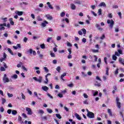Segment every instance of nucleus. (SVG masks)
<instances>
[{"label":"nucleus","instance_id":"f257e3e1","mask_svg":"<svg viewBox=\"0 0 124 124\" xmlns=\"http://www.w3.org/2000/svg\"><path fill=\"white\" fill-rule=\"evenodd\" d=\"M107 24H109L108 27L110 28V30H112L113 29V27H114V21L113 20H110L108 19L107 21Z\"/></svg>","mask_w":124,"mask_h":124},{"label":"nucleus","instance_id":"f03ea898","mask_svg":"<svg viewBox=\"0 0 124 124\" xmlns=\"http://www.w3.org/2000/svg\"><path fill=\"white\" fill-rule=\"evenodd\" d=\"M116 105L118 108H119V109H121V107H122L121 106L122 104L121 103V102H120V99L118 97H116Z\"/></svg>","mask_w":124,"mask_h":124},{"label":"nucleus","instance_id":"7ed1b4c3","mask_svg":"<svg viewBox=\"0 0 124 124\" xmlns=\"http://www.w3.org/2000/svg\"><path fill=\"white\" fill-rule=\"evenodd\" d=\"M87 116L89 119H93V118H94V113L92 112H88V113L87 114Z\"/></svg>","mask_w":124,"mask_h":124},{"label":"nucleus","instance_id":"20e7f679","mask_svg":"<svg viewBox=\"0 0 124 124\" xmlns=\"http://www.w3.org/2000/svg\"><path fill=\"white\" fill-rule=\"evenodd\" d=\"M6 74L4 75V77L3 78V83H8L9 82V79L8 78Z\"/></svg>","mask_w":124,"mask_h":124},{"label":"nucleus","instance_id":"39448f33","mask_svg":"<svg viewBox=\"0 0 124 124\" xmlns=\"http://www.w3.org/2000/svg\"><path fill=\"white\" fill-rule=\"evenodd\" d=\"M33 80H35V81H36V82H39V83H41L42 82V77H39V78L37 79V78L34 77H33Z\"/></svg>","mask_w":124,"mask_h":124},{"label":"nucleus","instance_id":"423d86ee","mask_svg":"<svg viewBox=\"0 0 124 124\" xmlns=\"http://www.w3.org/2000/svg\"><path fill=\"white\" fill-rule=\"evenodd\" d=\"M26 110L28 112L27 114L28 115H32V111H31V109L30 108H26Z\"/></svg>","mask_w":124,"mask_h":124},{"label":"nucleus","instance_id":"0eeeda50","mask_svg":"<svg viewBox=\"0 0 124 124\" xmlns=\"http://www.w3.org/2000/svg\"><path fill=\"white\" fill-rule=\"evenodd\" d=\"M119 62L121 63V64H122V65H124V59L120 57L119 58Z\"/></svg>","mask_w":124,"mask_h":124},{"label":"nucleus","instance_id":"6e6552de","mask_svg":"<svg viewBox=\"0 0 124 124\" xmlns=\"http://www.w3.org/2000/svg\"><path fill=\"white\" fill-rule=\"evenodd\" d=\"M15 13L17 14L18 16H22L24 14V12L22 11H16Z\"/></svg>","mask_w":124,"mask_h":124},{"label":"nucleus","instance_id":"1a4fd4ad","mask_svg":"<svg viewBox=\"0 0 124 124\" xmlns=\"http://www.w3.org/2000/svg\"><path fill=\"white\" fill-rule=\"evenodd\" d=\"M46 25H48V21L45 20L44 21V22L42 23L41 26L43 28H45V27H46Z\"/></svg>","mask_w":124,"mask_h":124},{"label":"nucleus","instance_id":"9d476101","mask_svg":"<svg viewBox=\"0 0 124 124\" xmlns=\"http://www.w3.org/2000/svg\"><path fill=\"white\" fill-rule=\"evenodd\" d=\"M95 27H96L99 31H103V29L101 28V27H100V25L98 24H96Z\"/></svg>","mask_w":124,"mask_h":124},{"label":"nucleus","instance_id":"9b49d317","mask_svg":"<svg viewBox=\"0 0 124 124\" xmlns=\"http://www.w3.org/2000/svg\"><path fill=\"white\" fill-rule=\"evenodd\" d=\"M42 89L43 91H44L45 92H47L48 90H49V88H48V87L46 86H43L42 87Z\"/></svg>","mask_w":124,"mask_h":124},{"label":"nucleus","instance_id":"f8f14e48","mask_svg":"<svg viewBox=\"0 0 124 124\" xmlns=\"http://www.w3.org/2000/svg\"><path fill=\"white\" fill-rule=\"evenodd\" d=\"M99 6L100 7L102 6L103 7H106V4L105 3V2H102L99 4Z\"/></svg>","mask_w":124,"mask_h":124},{"label":"nucleus","instance_id":"ddd939ff","mask_svg":"<svg viewBox=\"0 0 124 124\" xmlns=\"http://www.w3.org/2000/svg\"><path fill=\"white\" fill-rule=\"evenodd\" d=\"M9 21H10V24H11L12 26H14V21H13V18H9Z\"/></svg>","mask_w":124,"mask_h":124},{"label":"nucleus","instance_id":"4468645a","mask_svg":"<svg viewBox=\"0 0 124 124\" xmlns=\"http://www.w3.org/2000/svg\"><path fill=\"white\" fill-rule=\"evenodd\" d=\"M75 116L76 118L78 119V120L79 121H81V117L79 114H78V113H75Z\"/></svg>","mask_w":124,"mask_h":124},{"label":"nucleus","instance_id":"2eb2a0df","mask_svg":"<svg viewBox=\"0 0 124 124\" xmlns=\"http://www.w3.org/2000/svg\"><path fill=\"white\" fill-rule=\"evenodd\" d=\"M46 17L47 19L48 20H53V17L52 16H50V15H47L46 16Z\"/></svg>","mask_w":124,"mask_h":124},{"label":"nucleus","instance_id":"dca6fc26","mask_svg":"<svg viewBox=\"0 0 124 124\" xmlns=\"http://www.w3.org/2000/svg\"><path fill=\"white\" fill-rule=\"evenodd\" d=\"M71 8L73 10H75L76 9V6L73 3L71 4Z\"/></svg>","mask_w":124,"mask_h":124},{"label":"nucleus","instance_id":"f3484780","mask_svg":"<svg viewBox=\"0 0 124 124\" xmlns=\"http://www.w3.org/2000/svg\"><path fill=\"white\" fill-rule=\"evenodd\" d=\"M64 76H66V73H64L61 75V78L62 81H64V79H63V77H64Z\"/></svg>","mask_w":124,"mask_h":124},{"label":"nucleus","instance_id":"a211bd4d","mask_svg":"<svg viewBox=\"0 0 124 124\" xmlns=\"http://www.w3.org/2000/svg\"><path fill=\"white\" fill-rule=\"evenodd\" d=\"M108 113H109V116H110V117H112L113 116V114H112V111H111V109H108Z\"/></svg>","mask_w":124,"mask_h":124},{"label":"nucleus","instance_id":"6ab92c4d","mask_svg":"<svg viewBox=\"0 0 124 124\" xmlns=\"http://www.w3.org/2000/svg\"><path fill=\"white\" fill-rule=\"evenodd\" d=\"M34 95H35V96H36V97L38 99L41 100V98L38 97V94H37V93H36L35 92H34Z\"/></svg>","mask_w":124,"mask_h":124},{"label":"nucleus","instance_id":"aec40b11","mask_svg":"<svg viewBox=\"0 0 124 124\" xmlns=\"http://www.w3.org/2000/svg\"><path fill=\"white\" fill-rule=\"evenodd\" d=\"M46 4H47L48 7H49V8H50V9H54V7H53L52 6V5H51V4H50V2H47L46 3Z\"/></svg>","mask_w":124,"mask_h":124},{"label":"nucleus","instance_id":"412c9836","mask_svg":"<svg viewBox=\"0 0 124 124\" xmlns=\"http://www.w3.org/2000/svg\"><path fill=\"white\" fill-rule=\"evenodd\" d=\"M38 113L41 114V116H42L44 114V111L42 109H39L38 110Z\"/></svg>","mask_w":124,"mask_h":124},{"label":"nucleus","instance_id":"4be33fe9","mask_svg":"<svg viewBox=\"0 0 124 124\" xmlns=\"http://www.w3.org/2000/svg\"><path fill=\"white\" fill-rule=\"evenodd\" d=\"M35 11L37 13H39V12H40L41 11V9H40V8H36V9H35Z\"/></svg>","mask_w":124,"mask_h":124},{"label":"nucleus","instance_id":"5701e85b","mask_svg":"<svg viewBox=\"0 0 124 124\" xmlns=\"http://www.w3.org/2000/svg\"><path fill=\"white\" fill-rule=\"evenodd\" d=\"M12 115H17V110H12Z\"/></svg>","mask_w":124,"mask_h":124},{"label":"nucleus","instance_id":"b1692460","mask_svg":"<svg viewBox=\"0 0 124 124\" xmlns=\"http://www.w3.org/2000/svg\"><path fill=\"white\" fill-rule=\"evenodd\" d=\"M74 3H76L77 4H81V1L79 0H77L76 1H74Z\"/></svg>","mask_w":124,"mask_h":124},{"label":"nucleus","instance_id":"393cba45","mask_svg":"<svg viewBox=\"0 0 124 124\" xmlns=\"http://www.w3.org/2000/svg\"><path fill=\"white\" fill-rule=\"evenodd\" d=\"M7 50L8 52L11 54V55H12V56L14 55V53H13V52H12V50H11L10 48H8Z\"/></svg>","mask_w":124,"mask_h":124},{"label":"nucleus","instance_id":"a878e982","mask_svg":"<svg viewBox=\"0 0 124 124\" xmlns=\"http://www.w3.org/2000/svg\"><path fill=\"white\" fill-rule=\"evenodd\" d=\"M2 30L3 31H4V30H5V28H4V27H3L2 25L0 24V31H2Z\"/></svg>","mask_w":124,"mask_h":124},{"label":"nucleus","instance_id":"bb28decb","mask_svg":"<svg viewBox=\"0 0 124 124\" xmlns=\"http://www.w3.org/2000/svg\"><path fill=\"white\" fill-rule=\"evenodd\" d=\"M56 116L57 118H58L59 119H62V116H61V114L58 113V114H56Z\"/></svg>","mask_w":124,"mask_h":124},{"label":"nucleus","instance_id":"cd10ccee","mask_svg":"<svg viewBox=\"0 0 124 124\" xmlns=\"http://www.w3.org/2000/svg\"><path fill=\"white\" fill-rule=\"evenodd\" d=\"M47 112L49 113V114H51V113H53V110L50 108H47L46 109Z\"/></svg>","mask_w":124,"mask_h":124},{"label":"nucleus","instance_id":"c85d7f7f","mask_svg":"<svg viewBox=\"0 0 124 124\" xmlns=\"http://www.w3.org/2000/svg\"><path fill=\"white\" fill-rule=\"evenodd\" d=\"M45 78L46 81H45L44 83H45V84H48V82H49V79H48V77H47V76H46Z\"/></svg>","mask_w":124,"mask_h":124},{"label":"nucleus","instance_id":"c756f323","mask_svg":"<svg viewBox=\"0 0 124 124\" xmlns=\"http://www.w3.org/2000/svg\"><path fill=\"white\" fill-rule=\"evenodd\" d=\"M97 94H98V92H97V91H96V92L93 91V96H95L97 95Z\"/></svg>","mask_w":124,"mask_h":124},{"label":"nucleus","instance_id":"7c9ffc66","mask_svg":"<svg viewBox=\"0 0 124 124\" xmlns=\"http://www.w3.org/2000/svg\"><path fill=\"white\" fill-rule=\"evenodd\" d=\"M102 12V10L101 9H99L98 11L99 16H100V15H101Z\"/></svg>","mask_w":124,"mask_h":124},{"label":"nucleus","instance_id":"2f4dec72","mask_svg":"<svg viewBox=\"0 0 124 124\" xmlns=\"http://www.w3.org/2000/svg\"><path fill=\"white\" fill-rule=\"evenodd\" d=\"M117 59H118V58L115 55L112 56V60H113V61H117Z\"/></svg>","mask_w":124,"mask_h":124},{"label":"nucleus","instance_id":"473e14b6","mask_svg":"<svg viewBox=\"0 0 124 124\" xmlns=\"http://www.w3.org/2000/svg\"><path fill=\"white\" fill-rule=\"evenodd\" d=\"M7 95H8V97H13V94L10 93H7Z\"/></svg>","mask_w":124,"mask_h":124},{"label":"nucleus","instance_id":"72a5a7b5","mask_svg":"<svg viewBox=\"0 0 124 124\" xmlns=\"http://www.w3.org/2000/svg\"><path fill=\"white\" fill-rule=\"evenodd\" d=\"M40 47L41 49H45V45L44 44L40 45Z\"/></svg>","mask_w":124,"mask_h":124},{"label":"nucleus","instance_id":"f704fd0d","mask_svg":"<svg viewBox=\"0 0 124 124\" xmlns=\"http://www.w3.org/2000/svg\"><path fill=\"white\" fill-rule=\"evenodd\" d=\"M82 31H83V34H86L87 33V31L85 29H81Z\"/></svg>","mask_w":124,"mask_h":124},{"label":"nucleus","instance_id":"c9c22d12","mask_svg":"<svg viewBox=\"0 0 124 124\" xmlns=\"http://www.w3.org/2000/svg\"><path fill=\"white\" fill-rule=\"evenodd\" d=\"M92 52L93 53H98L99 51L98 50V49H92Z\"/></svg>","mask_w":124,"mask_h":124},{"label":"nucleus","instance_id":"e433bc0d","mask_svg":"<svg viewBox=\"0 0 124 124\" xmlns=\"http://www.w3.org/2000/svg\"><path fill=\"white\" fill-rule=\"evenodd\" d=\"M24 124H31V121H28H28L26 120L24 122Z\"/></svg>","mask_w":124,"mask_h":124},{"label":"nucleus","instance_id":"4c0bfd02","mask_svg":"<svg viewBox=\"0 0 124 124\" xmlns=\"http://www.w3.org/2000/svg\"><path fill=\"white\" fill-rule=\"evenodd\" d=\"M95 86H97V87H100L101 86V84L100 83H98V82L96 81V83H95Z\"/></svg>","mask_w":124,"mask_h":124},{"label":"nucleus","instance_id":"58836bf2","mask_svg":"<svg viewBox=\"0 0 124 124\" xmlns=\"http://www.w3.org/2000/svg\"><path fill=\"white\" fill-rule=\"evenodd\" d=\"M115 32H119V27H116L115 28Z\"/></svg>","mask_w":124,"mask_h":124},{"label":"nucleus","instance_id":"ea45409f","mask_svg":"<svg viewBox=\"0 0 124 124\" xmlns=\"http://www.w3.org/2000/svg\"><path fill=\"white\" fill-rule=\"evenodd\" d=\"M42 120H45V121H47V116H45L44 117H42Z\"/></svg>","mask_w":124,"mask_h":124},{"label":"nucleus","instance_id":"a19ab883","mask_svg":"<svg viewBox=\"0 0 124 124\" xmlns=\"http://www.w3.org/2000/svg\"><path fill=\"white\" fill-rule=\"evenodd\" d=\"M68 87H69L70 88H72L74 87V85L73 83H70V84H68Z\"/></svg>","mask_w":124,"mask_h":124},{"label":"nucleus","instance_id":"79ce46f5","mask_svg":"<svg viewBox=\"0 0 124 124\" xmlns=\"http://www.w3.org/2000/svg\"><path fill=\"white\" fill-rule=\"evenodd\" d=\"M6 102V100L4 98H2V104H4Z\"/></svg>","mask_w":124,"mask_h":124},{"label":"nucleus","instance_id":"37998d69","mask_svg":"<svg viewBox=\"0 0 124 124\" xmlns=\"http://www.w3.org/2000/svg\"><path fill=\"white\" fill-rule=\"evenodd\" d=\"M27 92H28V93H29V94H30L31 95V94H32V92H31V91L30 90H29V89H27Z\"/></svg>","mask_w":124,"mask_h":124},{"label":"nucleus","instance_id":"c03bdc74","mask_svg":"<svg viewBox=\"0 0 124 124\" xmlns=\"http://www.w3.org/2000/svg\"><path fill=\"white\" fill-rule=\"evenodd\" d=\"M60 15L61 17H64V16H65V13H64V12H62L61 13Z\"/></svg>","mask_w":124,"mask_h":124},{"label":"nucleus","instance_id":"a18cd8bd","mask_svg":"<svg viewBox=\"0 0 124 124\" xmlns=\"http://www.w3.org/2000/svg\"><path fill=\"white\" fill-rule=\"evenodd\" d=\"M118 52L120 55H123V51L121 49H118Z\"/></svg>","mask_w":124,"mask_h":124},{"label":"nucleus","instance_id":"49530a36","mask_svg":"<svg viewBox=\"0 0 124 124\" xmlns=\"http://www.w3.org/2000/svg\"><path fill=\"white\" fill-rule=\"evenodd\" d=\"M50 56L51 57H52V58H55V57H56L55 55V53L53 52L50 53Z\"/></svg>","mask_w":124,"mask_h":124},{"label":"nucleus","instance_id":"de8ad7c7","mask_svg":"<svg viewBox=\"0 0 124 124\" xmlns=\"http://www.w3.org/2000/svg\"><path fill=\"white\" fill-rule=\"evenodd\" d=\"M81 74H82L83 77H87V74H85V73L84 72H82Z\"/></svg>","mask_w":124,"mask_h":124},{"label":"nucleus","instance_id":"09e8293b","mask_svg":"<svg viewBox=\"0 0 124 124\" xmlns=\"http://www.w3.org/2000/svg\"><path fill=\"white\" fill-rule=\"evenodd\" d=\"M82 42H83V43H86L87 42V39L85 38H83L82 39Z\"/></svg>","mask_w":124,"mask_h":124},{"label":"nucleus","instance_id":"8fccbe9b","mask_svg":"<svg viewBox=\"0 0 124 124\" xmlns=\"http://www.w3.org/2000/svg\"><path fill=\"white\" fill-rule=\"evenodd\" d=\"M44 69L46 71V72H49V70L47 67H44Z\"/></svg>","mask_w":124,"mask_h":124},{"label":"nucleus","instance_id":"3c124183","mask_svg":"<svg viewBox=\"0 0 124 124\" xmlns=\"http://www.w3.org/2000/svg\"><path fill=\"white\" fill-rule=\"evenodd\" d=\"M47 95L48 96V97L50 98L51 99H53V96L51 95L50 93H48L47 94Z\"/></svg>","mask_w":124,"mask_h":124},{"label":"nucleus","instance_id":"603ef678","mask_svg":"<svg viewBox=\"0 0 124 124\" xmlns=\"http://www.w3.org/2000/svg\"><path fill=\"white\" fill-rule=\"evenodd\" d=\"M12 112V110L11 109H8L7 111V113L9 114H11V112Z\"/></svg>","mask_w":124,"mask_h":124},{"label":"nucleus","instance_id":"864d4df0","mask_svg":"<svg viewBox=\"0 0 124 124\" xmlns=\"http://www.w3.org/2000/svg\"><path fill=\"white\" fill-rule=\"evenodd\" d=\"M120 53H118V52H117V51H116L115 52V56H117V57H120Z\"/></svg>","mask_w":124,"mask_h":124},{"label":"nucleus","instance_id":"5fc2aeb1","mask_svg":"<svg viewBox=\"0 0 124 124\" xmlns=\"http://www.w3.org/2000/svg\"><path fill=\"white\" fill-rule=\"evenodd\" d=\"M13 78H14V79H17L18 76L16 74H15L13 75Z\"/></svg>","mask_w":124,"mask_h":124},{"label":"nucleus","instance_id":"6e6d98bb","mask_svg":"<svg viewBox=\"0 0 124 124\" xmlns=\"http://www.w3.org/2000/svg\"><path fill=\"white\" fill-rule=\"evenodd\" d=\"M58 96H59V97H60L61 98H62V97H63V95H62V93H59L58 94Z\"/></svg>","mask_w":124,"mask_h":124},{"label":"nucleus","instance_id":"4d7b16f0","mask_svg":"<svg viewBox=\"0 0 124 124\" xmlns=\"http://www.w3.org/2000/svg\"><path fill=\"white\" fill-rule=\"evenodd\" d=\"M83 104H86V105L89 104V102H88V100H85V101H83Z\"/></svg>","mask_w":124,"mask_h":124},{"label":"nucleus","instance_id":"13d9d810","mask_svg":"<svg viewBox=\"0 0 124 124\" xmlns=\"http://www.w3.org/2000/svg\"><path fill=\"white\" fill-rule=\"evenodd\" d=\"M56 70L58 72H60L61 71V67H60V66L57 67V68H56Z\"/></svg>","mask_w":124,"mask_h":124},{"label":"nucleus","instance_id":"bf43d9fd","mask_svg":"<svg viewBox=\"0 0 124 124\" xmlns=\"http://www.w3.org/2000/svg\"><path fill=\"white\" fill-rule=\"evenodd\" d=\"M33 51V50H32V49L31 48L29 49V50L28 51V52L30 53V54H32Z\"/></svg>","mask_w":124,"mask_h":124},{"label":"nucleus","instance_id":"052dcab7","mask_svg":"<svg viewBox=\"0 0 124 124\" xmlns=\"http://www.w3.org/2000/svg\"><path fill=\"white\" fill-rule=\"evenodd\" d=\"M91 13H92V14H93L95 17H96V16H97V15H96V14L95 13V12H94V11H91Z\"/></svg>","mask_w":124,"mask_h":124},{"label":"nucleus","instance_id":"680f3d73","mask_svg":"<svg viewBox=\"0 0 124 124\" xmlns=\"http://www.w3.org/2000/svg\"><path fill=\"white\" fill-rule=\"evenodd\" d=\"M18 121H19V122H22V117L20 116H18Z\"/></svg>","mask_w":124,"mask_h":124},{"label":"nucleus","instance_id":"e2e57ef3","mask_svg":"<svg viewBox=\"0 0 124 124\" xmlns=\"http://www.w3.org/2000/svg\"><path fill=\"white\" fill-rule=\"evenodd\" d=\"M104 38H105V35L103 34L102 36L100 37V39L103 40V39H104Z\"/></svg>","mask_w":124,"mask_h":124},{"label":"nucleus","instance_id":"0e129e2a","mask_svg":"<svg viewBox=\"0 0 124 124\" xmlns=\"http://www.w3.org/2000/svg\"><path fill=\"white\" fill-rule=\"evenodd\" d=\"M37 20L38 21H42V18L40 17V16H37Z\"/></svg>","mask_w":124,"mask_h":124},{"label":"nucleus","instance_id":"69168bd1","mask_svg":"<svg viewBox=\"0 0 124 124\" xmlns=\"http://www.w3.org/2000/svg\"><path fill=\"white\" fill-rule=\"evenodd\" d=\"M23 41L24 42H25V43L28 41V38L27 37H24V39H23Z\"/></svg>","mask_w":124,"mask_h":124},{"label":"nucleus","instance_id":"338daca9","mask_svg":"<svg viewBox=\"0 0 124 124\" xmlns=\"http://www.w3.org/2000/svg\"><path fill=\"white\" fill-rule=\"evenodd\" d=\"M0 70L1 71H5V68L3 67H1Z\"/></svg>","mask_w":124,"mask_h":124},{"label":"nucleus","instance_id":"774afa93","mask_svg":"<svg viewBox=\"0 0 124 124\" xmlns=\"http://www.w3.org/2000/svg\"><path fill=\"white\" fill-rule=\"evenodd\" d=\"M52 39V37H48L47 38L46 41L47 42H50V41Z\"/></svg>","mask_w":124,"mask_h":124}]
</instances>
